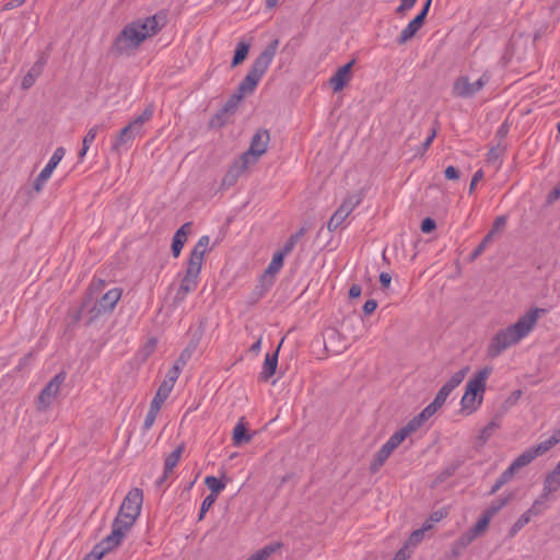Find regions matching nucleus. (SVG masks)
<instances>
[{"instance_id":"f8f14e48","label":"nucleus","mask_w":560,"mask_h":560,"mask_svg":"<svg viewBox=\"0 0 560 560\" xmlns=\"http://www.w3.org/2000/svg\"><path fill=\"white\" fill-rule=\"evenodd\" d=\"M354 63V59L350 60L340 67L332 77H330L328 83L335 93L342 91L350 83L353 77L352 68Z\"/></svg>"},{"instance_id":"7c9ffc66","label":"nucleus","mask_w":560,"mask_h":560,"mask_svg":"<svg viewBox=\"0 0 560 560\" xmlns=\"http://www.w3.org/2000/svg\"><path fill=\"white\" fill-rule=\"evenodd\" d=\"M284 256L279 252H276L269 262L268 267L265 270L264 277L273 278L283 267Z\"/></svg>"},{"instance_id":"b1692460","label":"nucleus","mask_w":560,"mask_h":560,"mask_svg":"<svg viewBox=\"0 0 560 560\" xmlns=\"http://www.w3.org/2000/svg\"><path fill=\"white\" fill-rule=\"evenodd\" d=\"M183 452L184 445L180 444L171 454L167 455L164 463L163 480H166L173 472L174 468L178 465Z\"/></svg>"},{"instance_id":"864d4df0","label":"nucleus","mask_w":560,"mask_h":560,"mask_svg":"<svg viewBox=\"0 0 560 560\" xmlns=\"http://www.w3.org/2000/svg\"><path fill=\"white\" fill-rule=\"evenodd\" d=\"M377 307L375 300H368L363 305V312L365 315H371Z\"/></svg>"},{"instance_id":"f03ea898","label":"nucleus","mask_w":560,"mask_h":560,"mask_svg":"<svg viewBox=\"0 0 560 560\" xmlns=\"http://www.w3.org/2000/svg\"><path fill=\"white\" fill-rule=\"evenodd\" d=\"M165 15L142 16L127 23L113 42V50L118 55L130 56L148 39L154 37L165 25Z\"/></svg>"},{"instance_id":"6e6d98bb","label":"nucleus","mask_w":560,"mask_h":560,"mask_svg":"<svg viewBox=\"0 0 560 560\" xmlns=\"http://www.w3.org/2000/svg\"><path fill=\"white\" fill-rule=\"evenodd\" d=\"M445 177L451 180L459 178V172L454 166H447L445 170Z\"/></svg>"},{"instance_id":"a19ab883","label":"nucleus","mask_w":560,"mask_h":560,"mask_svg":"<svg viewBox=\"0 0 560 560\" xmlns=\"http://www.w3.org/2000/svg\"><path fill=\"white\" fill-rule=\"evenodd\" d=\"M506 225V218L505 217H498L494 222H493V225L491 228V230L489 231L488 235H491V238L493 240V237L502 232L504 230Z\"/></svg>"},{"instance_id":"f257e3e1","label":"nucleus","mask_w":560,"mask_h":560,"mask_svg":"<svg viewBox=\"0 0 560 560\" xmlns=\"http://www.w3.org/2000/svg\"><path fill=\"white\" fill-rule=\"evenodd\" d=\"M142 502L143 493L139 488H133L127 493L113 523L112 533L93 548L90 555L93 560H101L121 542L139 517Z\"/></svg>"},{"instance_id":"58836bf2","label":"nucleus","mask_w":560,"mask_h":560,"mask_svg":"<svg viewBox=\"0 0 560 560\" xmlns=\"http://www.w3.org/2000/svg\"><path fill=\"white\" fill-rule=\"evenodd\" d=\"M302 233H296L294 235H291L289 240L284 243L283 247L279 249L278 252L282 254L284 257L289 255L293 248L295 247L299 238L301 237Z\"/></svg>"},{"instance_id":"de8ad7c7","label":"nucleus","mask_w":560,"mask_h":560,"mask_svg":"<svg viewBox=\"0 0 560 560\" xmlns=\"http://www.w3.org/2000/svg\"><path fill=\"white\" fill-rule=\"evenodd\" d=\"M451 393V390L442 386L432 402L439 408H442Z\"/></svg>"},{"instance_id":"2eb2a0df","label":"nucleus","mask_w":560,"mask_h":560,"mask_svg":"<svg viewBox=\"0 0 560 560\" xmlns=\"http://www.w3.org/2000/svg\"><path fill=\"white\" fill-rule=\"evenodd\" d=\"M250 166L245 164L244 161L238 158L235 160L226 171L223 179H222V186L224 187H231L233 186L237 179L246 172L247 168Z\"/></svg>"},{"instance_id":"ea45409f","label":"nucleus","mask_w":560,"mask_h":560,"mask_svg":"<svg viewBox=\"0 0 560 560\" xmlns=\"http://www.w3.org/2000/svg\"><path fill=\"white\" fill-rule=\"evenodd\" d=\"M217 500L215 494H209L207 495L200 506L198 518L202 520L206 515V513L210 510V508L214 504Z\"/></svg>"},{"instance_id":"49530a36","label":"nucleus","mask_w":560,"mask_h":560,"mask_svg":"<svg viewBox=\"0 0 560 560\" xmlns=\"http://www.w3.org/2000/svg\"><path fill=\"white\" fill-rule=\"evenodd\" d=\"M159 413L160 411L149 408L148 413L144 418L143 430L149 431L153 427Z\"/></svg>"},{"instance_id":"1a4fd4ad","label":"nucleus","mask_w":560,"mask_h":560,"mask_svg":"<svg viewBox=\"0 0 560 560\" xmlns=\"http://www.w3.org/2000/svg\"><path fill=\"white\" fill-rule=\"evenodd\" d=\"M153 116V107L148 106L141 115L131 120L115 138L113 148L119 149L131 142L137 136L142 135V128Z\"/></svg>"},{"instance_id":"13d9d810","label":"nucleus","mask_w":560,"mask_h":560,"mask_svg":"<svg viewBox=\"0 0 560 560\" xmlns=\"http://www.w3.org/2000/svg\"><path fill=\"white\" fill-rule=\"evenodd\" d=\"M164 402H165L164 398L155 395L150 404V408L160 411Z\"/></svg>"},{"instance_id":"39448f33","label":"nucleus","mask_w":560,"mask_h":560,"mask_svg":"<svg viewBox=\"0 0 560 560\" xmlns=\"http://www.w3.org/2000/svg\"><path fill=\"white\" fill-rule=\"evenodd\" d=\"M491 374L492 368L483 366L475 372L468 380L465 386V393L459 402L460 415L466 417L471 416L481 407L487 389V383Z\"/></svg>"},{"instance_id":"4be33fe9","label":"nucleus","mask_w":560,"mask_h":560,"mask_svg":"<svg viewBox=\"0 0 560 560\" xmlns=\"http://www.w3.org/2000/svg\"><path fill=\"white\" fill-rule=\"evenodd\" d=\"M560 442V431L552 434L548 439L540 441L536 445L529 447L535 457H539L549 452L552 447H555Z\"/></svg>"},{"instance_id":"f704fd0d","label":"nucleus","mask_w":560,"mask_h":560,"mask_svg":"<svg viewBox=\"0 0 560 560\" xmlns=\"http://www.w3.org/2000/svg\"><path fill=\"white\" fill-rule=\"evenodd\" d=\"M513 470L508 467L500 477L495 480L494 485L492 486L490 490V494H494L497 491H499L505 483H508L513 477H514Z\"/></svg>"},{"instance_id":"6ab92c4d","label":"nucleus","mask_w":560,"mask_h":560,"mask_svg":"<svg viewBox=\"0 0 560 560\" xmlns=\"http://www.w3.org/2000/svg\"><path fill=\"white\" fill-rule=\"evenodd\" d=\"M423 24L424 20L416 15L401 31V33L397 37V43L404 45L410 39H412L415 35L419 32V30L423 26Z\"/></svg>"},{"instance_id":"393cba45","label":"nucleus","mask_w":560,"mask_h":560,"mask_svg":"<svg viewBox=\"0 0 560 560\" xmlns=\"http://www.w3.org/2000/svg\"><path fill=\"white\" fill-rule=\"evenodd\" d=\"M540 504L539 500H536L530 509H528L525 513H523L520 518L514 523L511 535H515L520 529H522L525 525H527L532 517L534 515H537L539 513V510H537V506Z\"/></svg>"},{"instance_id":"5701e85b","label":"nucleus","mask_w":560,"mask_h":560,"mask_svg":"<svg viewBox=\"0 0 560 560\" xmlns=\"http://www.w3.org/2000/svg\"><path fill=\"white\" fill-rule=\"evenodd\" d=\"M235 105L232 103L226 104L222 109H220L209 121L210 128H221L225 126L229 120L231 113L233 112Z\"/></svg>"},{"instance_id":"9b49d317","label":"nucleus","mask_w":560,"mask_h":560,"mask_svg":"<svg viewBox=\"0 0 560 560\" xmlns=\"http://www.w3.org/2000/svg\"><path fill=\"white\" fill-rule=\"evenodd\" d=\"M66 376L63 373H59L55 375L47 385L43 388L38 396L37 408L40 411H46L49 409L51 404L55 401L57 396L59 395L61 385L63 384Z\"/></svg>"},{"instance_id":"c9c22d12","label":"nucleus","mask_w":560,"mask_h":560,"mask_svg":"<svg viewBox=\"0 0 560 560\" xmlns=\"http://www.w3.org/2000/svg\"><path fill=\"white\" fill-rule=\"evenodd\" d=\"M512 499V494H509L506 498L501 499L500 501L492 503L485 512L483 514L488 515L491 520L492 517L502 509L504 508L510 500Z\"/></svg>"},{"instance_id":"9d476101","label":"nucleus","mask_w":560,"mask_h":560,"mask_svg":"<svg viewBox=\"0 0 560 560\" xmlns=\"http://www.w3.org/2000/svg\"><path fill=\"white\" fill-rule=\"evenodd\" d=\"M270 142V133L266 129H258L252 140L249 148L243 154L241 159L245 164L253 166L259 159L267 152Z\"/></svg>"},{"instance_id":"473e14b6","label":"nucleus","mask_w":560,"mask_h":560,"mask_svg":"<svg viewBox=\"0 0 560 560\" xmlns=\"http://www.w3.org/2000/svg\"><path fill=\"white\" fill-rule=\"evenodd\" d=\"M206 486L210 489V494H215L218 498L219 493L225 489L226 483L214 476H207L205 478Z\"/></svg>"},{"instance_id":"6e6552de","label":"nucleus","mask_w":560,"mask_h":560,"mask_svg":"<svg viewBox=\"0 0 560 560\" xmlns=\"http://www.w3.org/2000/svg\"><path fill=\"white\" fill-rule=\"evenodd\" d=\"M490 73L482 72L478 78L463 74L456 78L452 86V95L458 98L475 97L490 81Z\"/></svg>"},{"instance_id":"603ef678","label":"nucleus","mask_w":560,"mask_h":560,"mask_svg":"<svg viewBox=\"0 0 560 560\" xmlns=\"http://www.w3.org/2000/svg\"><path fill=\"white\" fill-rule=\"evenodd\" d=\"M26 0H10L2 7V11H10L16 9L25 3Z\"/></svg>"},{"instance_id":"3c124183","label":"nucleus","mask_w":560,"mask_h":560,"mask_svg":"<svg viewBox=\"0 0 560 560\" xmlns=\"http://www.w3.org/2000/svg\"><path fill=\"white\" fill-rule=\"evenodd\" d=\"M435 226L436 225H435L434 220H432L430 218H427L421 223V231L423 233H430V232H432L435 229Z\"/></svg>"},{"instance_id":"c756f323","label":"nucleus","mask_w":560,"mask_h":560,"mask_svg":"<svg viewBox=\"0 0 560 560\" xmlns=\"http://www.w3.org/2000/svg\"><path fill=\"white\" fill-rule=\"evenodd\" d=\"M252 436L247 433L244 422L241 420L234 427L232 441L235 446L249 442Z\"/></svg>"},{"instance_id":"4d7b16f0","label":"nucleus","mask_w":560,"mask_h":560,"mask_svg":"<svg viewBox=\"0 0 560 560\" xmlns=\"http://www.w3.org/2000/svg\"><path fill=\"white\" fill-rule=\"evenodd\" d=\"M483 178V172L481 170H478L471 179L470 186H469V192H472L475 190V187L478 182H480Z\"/></svg>"},{"instance_id":"412c9836","label":"nucleus","mask_w":560,"mask_h":560,"mask_svg":"<svg viewBox=\"0 0 560 560\" xmlns=\"http://www.w3.org/2000/svg\"><path fill=\"white\" fill-rule=\"evenodd\" d=\"M351 213L352 210L341 203L329 219L327 224L328 230L336 231L337 229L341 228Z\"/></svg>"},{"instance_id":"338daca9","label":"nucleus","mask_w":560,"mask_h":560,"mask_svg":"<svg viewBox=\"0 0 560 560\" xmlns=\"http://www.w3.org/2000/svg\"><path fill=\"white\" fill-rule=\"evenodd\" d=\"M435 137V131H432L431 135L425 139V141L423 142V152L427 151L429 149V147L431 145L433 139Z\"/></svg>"},{"instance_id":"052dcab7","label":"nucleus","mask_w":560,"mask_h":560,"mask_svg":"<svg viewBox=\"0 0 560 560\" xmlns=\"http://www.w3.org/2000/svg\"><path fill=\"white\" fill-rule=\"evenodd\" d=\"M380 282H381L383 288H388L390 285V282H392L390 275L387 273V272H382L380 275Z\"/></svg>"},{"instance_id":"c85d7f7f","label":"nucleus","mask_w":560,"mask_h":560,"mask_svg":"<svg viewBox=\"0 0 560 560\" xmlns=\"http://www.w3.org/2000/svg\"><path fill=\"white\" fill-rule=\"evenodd\" d=\"M365 191H366V187L362 186L358 190H355L351 194H348L341 203H343L350 210L353 211L362 202V200L365 196Z\"/></svg>"},{"instance_id":"0eeeda50","label":"nucleus","mask_w":560,"mask_h":560,"mask_svg":"<svg viewBox=\"0 0 560 560\" xmlns=\"http://www.w3.org/2000/svg\"><path fill=\"white\" fill-rule=\"evenodd\" d=\"M413 432L406 424L395 431L389 439L381 446V448L373 455L370 462V471H378L392 454L404 443V441Z\"/></svg>"},{"instance_id":"a18cd8bd","label":"nucleus","mask_w":560,"mask_h":560,"mask_svg":"<svg viewBox=\"0 0 560 560\" xmlns=\"http://www.w3.org/2000/svg\"><path fill=\"white\" fill-rule=\"evenodd\" d=\"M66 154V150L65 148L62 147H59L55 150V152L52 153L51 158L49 159L48 161V165H50L51 167H54L56 170V167L58 166V164L61 162V160L63 159Z\"/></svg>"},{"instance_id":"bf43d9fd","label":"nucleus","mask_w":560,"mask_h":560,"mask_svg":"<svg viewBox=\"0 0 560 560\" xmlns=\"http://www.w3.org/2000/svg\"><path fill=\"white\" fill-rule=\"evenodd\" d=\"M362 293V289H361V285L359 284H352L351 288L349 289V298L350 299H357L361 295Z\"/></svg>"},{"instance_id":"8fccbe9b","label":"nucleus","mask_w":560,"mask_h":560,"mask_svg":"<svg viewBox=\"0 0 560 560\" xmlns=\"http://www.w3.org/2000/svg\"><path fill=\"white\" fill-rule=\"evenodd\" d=\"M492 242L491 235H486V237L482 240V242L478 245V247L472 252L471 259L477 258L480 254L483 253V250L487 248V246Z\"/></svg>"},{"instance_id":"cd10ccee","label":"nucleus","mask_w":560,"mask_h":560,"mask_svg":"<svg viewBox=\"0 0 560 560\" xmlns=\"http://www.w3.org/2000/svg\"><path fill=\"white\" fill-rule=\"evenodd\" d=\"M535 454L530 451V448H527L522 454H520L509 466L513 472L515 474L521 468L529 465L533 460H535Z\"/></svg>"},{"instance_id":"774afa93","label":"nucleus","mask_w":560,"mask_h":560,"mask_svg":"<svg viewBox=\"0 0 560 560\" xmlns=\"http://www.w3.org/2000/svg\"><path fill=\"white\" fill-rule=\"evenodd\" d=\"M434 524L428 518L423 522L422 526L420 527L421 530L427 533L428 530H431L433 528Z\"/></svg>"},{"instance_id":"4468645a","label":"nucleus","mask_w":560,"mask_h":560,"mask_svg":"<svg viewBox=\"0 0 560 560\" xmlns=\"http://www.w3.org/2000/svg\"><path fill=\"white\" fill-rule=\"evenodd\" d=\"M179 374H180V368L177 364H175L166 373V376H165L164 381L160 384L155 395L159 397H162L166 400L168 398V396L171 395V393L179 377Z\"/></svg>"},{"instance_id":"a211bd4d","label":"nucleus","mask_w":560,"mask_h":560,"mask_svg":"<svg viewBox=\"0 0 560 560\" xmlns=\"http://www.w3.org/2000/svg\"><path fill=\"white\" fill-rule=\"evenodd\" d=\"M282 341L278 346L277 350L273 353H267L265 357V361L262 364V370L259 374L260 380L268 381L277 371L278 366V353Z\"/></svg>"},{"instance_id":"20e7f679","label":"nucleus","mask_w":560,"mask_h":560,"mask_svg":"<svg viewBox=\"0 0 560 560\" xmlns=\"http://www.w3.org/2000/svg\"><path fill=\"white\" fill-rule=\"evenodd\" d=\"M210 249V237L202 235L189 255L186 272L174 296L176 303L185 301L187 295L197 289L205 256Z\"/></svg>"},{"instance_id":"09e8293b","label":"nucleus","mask_w":560,"mask_h":560,"mask_svg":"<svg viewBox=\"0 0 560 560\" xmlns=\"http://www.w3.org/2000/svg\"><path fill=\"white\" fill-rule=\"evenodd\" d=\"M416 3L417 0H400V4L396 9V13L404 16L415 7Z\"/></svg>"},{"instance_id":"5fc2aeb1","label":"nucleus","mask_w":560,"mask_h":560,"mask_svg":"<svg viewBox=\"0 0 560 560\" xmlns=\"http://www.w3.org/2000/svg\"><path fill=\"white\" fill-rule=\"evenodd\" d=\"M447 512L444 510H439L433 512L428 518L433 523L436 524L440 521H442L446 516Z\"/></svg>"},{"instance_id":"e433bc0d","label":"nucleus","mask_w":560,"mask_h":560,"mask_svg":"<svg viewBox=\"0 0 560 560\" xmlns=\"http://www.w3.org/2000/svg\"><path fill=\"white\" fill-rule=\"evenodd\" d=\"M490 522H491V518H490L488 515H486V514H483V513H482V515L479 517V520H478V522L476 523V525H475L472 528H470V529H471V530H472L477 536H480V535H482V534L487 530V528H488V526H489Z\"/></svg>"},{"instance_id":"69168bd1","label":"nucleus","mask_w":560,"mask_h":560,"mask_svg":"<svg viewBox=\"0 0 560 560\" xmlns=\"http://www.w3.org/2000/svg\"><path fill=\"white\" fill-rule=\"evenodd\" d=\"M497 428V424L494 422H490L482 431V434L486 435V438H488L489 435L492 434V432L495 430Z\"/></svg>"},{"instance_id":"423d86ee","label":"nucleus","mask_w":560,"mask_h":560,"mask_svg":"<svg viewBox=\"0 0 560 560\" xmlns=\"http://www.w3.org/2000/svg\"><path fill=\"white\" fill-rule=\"evenodd\" d=\"M278 42L276 40L273 44L269 45L253 62L248 73L240 83L238 86V100L244 95L252 94L267 70L269 69L273 57L276 55Z\"/></svg>"},{"instance_id":"e2e57ef3","label":"nucleus","mask_w":560,"mask_h":560,"mask_svg":"<svg viewBox=\"0 0 560 560\" xmlns=\"http://www.w3.org/2000/svg\"><path fill=\"white\" fill-rule=\"evenodd\" d=\"M431 2H432V0H427L422 10L417 14L422 20H425L428 12L430 10Z\"/></svg>"},{"instance_id":"aec40b11","label":"nucleus","mask_w":560,"mask_h":560,"mask_svg":"<svg viewBox=\"0 0 560 560\" xmlns=\"http://www.w3.org/2000/svg\"><path fill=\"white\" fill-rule=\"evenodd\" d=\"M559 489H560V474H557V471H555L552 469V471H550L545 478L542 492L538 500L540 502L542 499L547 500L551 493L558 491Z\"/></svg>"},{"instance_id":"37998d69","label":"nucleus","mask_w":560,"mask_h":560,"mask_svg":"<svg viewBox=\"0 0 560 560\" xmlns=\"http://www.w3.org/2000/svg\"><path fill=\"white\" fill-rule=\"evenodd\" d=\"M415 549L407 542L395 553L394 560H408L412 556Z\"/></svg>"},{"instance_id":"c03bdc74","label":"nucleus","mask_w":560,"mask_h":560,"mask_svg":"<svg viewBox=\"0 0 560 560\" xmlns=\"http://www.w3.org/2000/svg\"><path fill=\"white\" fill-rule=\"evenodd\" d=\"M101 130V126L100 125H94L93 127H91L88 132L85 133L84 138H83V141L82 143L85 144V147H90L92 145V143L94 142L98 131Z\"/></svg>"},{"instance_id":"0e129e2a","label":"nucleus","mask_w":560,"mask_h":560,"mask_svg":"<svg viewBox=\"0 0 560 560\" xmlns=\"http://www.w3.org/2000/svg\"><path fill=\"white\" fill-rule=\"evenodd\" d=\"M34 82H35V78L28 73L27 75L24 77V79L22 81V86L24 89H28L33 85Z\"/></svg>"},{"instance_id":"f3484780","label":"nucleus","mask_w":560,"mask_h":560,"mask_svg":"<svg viewBox=\"0 0 560 560\" xmlns=\"http://www.w3.org/2000/svg\"><path fill=\"white\" fill-rule=\"evenodd\" d=\"M191 231V223L183 224L175 233L172 242V254L174 257H178L182 253V249L187 242L188 234Z\"/></svg>"},{"instance_id":"2f4dec72","label":"nucleus","mask_w":560,"mask_h":560,"mask_svg":"<svg viewBox=\"0 0 560 560\" xmlns=\"http://www.w3.org/2000/svg\"><path fill=\"white\" fill-rule=\"evenodd\" d=\"M468 372V366L460 369L459 371L455 372L443 386L446 387L448 390L453 392L458 385L462 384V382L467 376Z\"/></svg>"},{"instance_id":"a878e982","label":"nucleus","mask_w":560,"mask_h":560,"mask_svg":"<svg viewBox=\"0 0 560 560\" xmlns=\"http://www.w3.org/2000/svg\"><path fill=\"white\" fill-rule=\"evenodd\" d=\"M337 340H341V335L335 329H329L326 332L325 337L326 349L330 350L332 353H340L343 350H346L347 345L345 342H341L340 345H335V341Z\"/></svg>"},{"instance_id":"680f3d73","label":"nucleus","mask_w":560,"mask_h":560,"mask_svg":"<svg viewBox=\"0 0 560 560\" xmlns=\"http://www.w3.org/2000/svg\"><path fill=\"white\" fill-rule=\"evenodd\" d=\"M262 337H258V339L250 346L249 351L254 354H258L261 350Z\"/></svg>"},{"instance_id":"bb28decb","label":"nucleus","mask_w":560,"mask_h":560,"mask_svg":"<svg viewBox=\"0 0 560 560\" xmlns=\"http://www.w3.org/2000/svg\"><path fill=\"white\" fill-rule=\"evenodd\" d=\"M55 168L50 165L46 164L45 167L40 171L33 183L34 190L38 194L42 192L47 182L50 179Z\"/></svg>"},{"instance_id":"ddd939ff","label":"nucleus","mask_w":560,"mask_h":560,"mask_svg":"<svg viewBox=\"0 0 560 560\" xmlns=\"http://www.w3.org/2000/svg\"><path fill=\"white\" fill-rule=\"evenodd\" d=\"M122 290L113 288L102 295L96 304V314L112 312L121 299Z\"/></svg>"},{"instance_id":"dca6fc26","label":"nucleus","mask_w":560,"mask_h":560,"mask_svg":"<svg viewBox=\"0 0 560 560\" xmlns=\"http://www.w3.org/2000/svg\"><path fill=\"white\" fill-rule=\"evenodd\" d=\"M440 408L433 402L429 404L418 416L413 417L407 425L415 433L419 430L430 418H432Z\"/></svg>"},{"instance_id":"4c0bfd02","label":"nucleus","mask_w":560,"mask_h":560,"mask_svg":"<svg viewBox=\"0 0 560 560\" xmlns=\"http://www.w3.org/2000/svg\"><path fill=\"white\" fill-rule=\"evenodd\" d=\"M425 533L423 530H421L420 528L415 529L413 532H411L406 542L413 549H416L422 542Z\"/></svg>"},{"instance_id":"7ed1b4c3","label":"nucleus","mask_w":560,"mask_h":560,"mask_svg":"<svg viewBox=\"0 0 560 560\" xmlns=\"http://www.w3.org/2000/svg\"><path fill=\"white\" fill-rule=\"evenodd\" d=\"M546 310L533 307L525 312L518 319L509 327L499 330L490 340L487 347V353L495 358L506 349L517 345L534 330L541 315Z\"/></svg>"},{"instance_id":"72a5a7b5","label":"nucleus","mask_w":560,"mask_h":560,"mask_svg":"<svg viewBox=\"0 0 560 560\" xmlns=\"http://www.w3.org/2000/svg\"><path fill=\"white\" fill-rule=\"evenodd\" d=\"M249 44L248 43H245V42H240L237 44V47L235 49V54H234V58H233V61H232V66L235 67L237 65H240L241 62H243L248 52H249Z\"/></svg>"},{"instance_id":"79ce46f5","label":"nucleus","mask_w":560,"mask_h":560,"mask_svg":"<svg viewBox=\"0 0 560 560\" xmlns=\"http://www.w3.org/2000/svg\"><path fill=\"white\" fill-rule=\"evenodd\" d=\"M478 536L471 530H467L465 534H463L459 539L457 540L456 545L459 548H466L469 546Z\"/></svg>"}]
</instances>
